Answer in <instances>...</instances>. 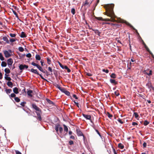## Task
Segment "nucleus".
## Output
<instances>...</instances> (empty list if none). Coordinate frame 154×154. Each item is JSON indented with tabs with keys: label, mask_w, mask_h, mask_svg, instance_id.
Returning <instances> with one entry per match:
<instances>
[{
	"label": "nucleus",
	"mask_w": 154,
	"mask_h": 154,
	"mask_svg": "<svg viewBox=\"0 0 154 154\" xmlns=\"http://www.w3.org/2000/svg\"><path fill=\"white\" fill-rule=\"evenodd\" d=\"M114 7L113 4H108L106 5V10L108 12L107 13L106 15L111 17L110 19H115L116 17L114 15L113 9ZM97 19H109V18L103 19L102 17L96 18Z\"/></svg>",
	"instance_id": "obj_1"
},
{
	"label": "nucleus",
	"mask_w": 154,
	"mask_h": 154,
	"mask_svg": "<svg viewBox=\"0 0 154 154\" xmlns=\"http://www.w3.org/2000/svg\"><path fill=\"white\" fill-rule=\"evenodd\" d=\"M105 20V23L106 24H110L112 26H120V23L122 22H124L125 20H112L113 21H109L110 20Z\"/></svg>",
	"instance_id": "obj_2"
},
{
	"label": "nucleus",
	"mask_w": 154,
	"mask_h": 154,
	"mask_svg": "<svg viewBox=\"0 0 154 154\" xmlns=\"http://www.w3.org/2000/svg\"><path fill=\"white\" fill-rule=\"evenodd\" d=\"M32 107L36 111L35 112L37 116V119H38L40 121H41L42 120L41 116V114L42 113L41 110L35 103H32Z\"/></svg>",
	"instance_id": "obj_3"
},
{
	"label": "nucleus",
	"mask_w": 154,
	"mask_h": 154,
	"mask_svg": "<svg viewBox=\"0 0 154 154\" xmlns=\"http://www.w3.org/2000/svg\"><path fill=\"white\" fill-rule=\"evenodd\" d=\"M31 71L33 73L38 75L42 79H43L46 81H48L46 79H45L41 74L38 73L37 69H32L31 70Z\"/></svg>",
	"instance_id": "obj_4"
},
{
	"label": "nucleus",
	"mask_w": 154,
	"mask_h": 154,
	"mask_svg": "<svg viewBox=\"0 0 154 154\" xmlns=\"http://www.w3.org/2000/svg\"><path fill=\"white\" fill-rule=\"evenodd\" d=\"M19 69L21 70H23L25 69H27L28 68V66L26 65L20 64L19 66Z\"/></svg>",
	"instance_id": "obj_5"
},
{
	"label": "nucleus",
	"mask_w": 154,
	"mask_h": 154,
	"mask_svg": "<svg viewBox=\"0 0 154 154\" xmlns=\"http://www.w3.org/2000/svg\"><path fill=\"white\" fill-rule=\"evenodd\" d=\"M3 53L5 55V57L6 58H8L11 56V54L8 52V51L6 50H5L3 51Z\"/></svg>",
	"instance_id": "obj_6"
},
{
	"label": "nucleus",
	"mask_w": 154,
	"mask_h": 154,
	"mask_svg": "<svg viewBox=\"0 0 154 154\" xmlns=\"http://www.w3.org/2000/svg\"><path fill=\"white\" fill-rule=\"evenodd\" d=\"M76 131L77 134L79 136H83L84 138H85V136L82 133L79 129H76Z\"/></svg>",
	"instance_id": "obj_7"
},
{
	"label": "nucleus",
	"mask_w": 154,
	"mask_h": 154,
	"mask_svg": "<svg viewBox=\"0 0 154 154\" xmlns=\"http://www.w3.org/2000/svg\"><path fill=\"white\" fill-rule=\"evenodd\" d=\"M83 116L87 119L90 120L91 122V118L90 115L82 114Z\"/></svg>",
	"instance_id": "obj_8"
},
{
	"label": "nucleus",
	"mask_w": 154,
	"mask_h": 154,
	"mask_svg": "<svg viewBox=\"0 0 154 154\" xmlns=\"http://www.w3.org/2000/svg\"><path fill=\"white\" fill-rule=\"evenodd\" d=\"M124 22L126 23V24L128 26H129L130 27H131L134 30H135V32H136V33L138 34V35H139V33H138V32H137V30L133 26H132L131 24H130L129 23L126 22V21H125V22Z\"/></svg>",
	"instance_id": "obj_9"
},
{
	"label": "nucleus",
	"mask_w": 154,
	"mask_h": 154,
	"mask_svg": "<svg viewBox=\"0 0 154 154\" xmlns=\"http://www.w3.org/2000/svg\"><path fill=\"white\" fill-rule=\"evenodd\" d=\"M61 91L64 93L67 96H69L70 94V92L66 90L64 88H63Z\"/></svg>",
	"instance_id": "obj_10"
},
{
	"label": "nucleus",
	"mask_w": 154,
	"mask_h": 154,
	"mask_svg": "<svg viewBox=\"0 0 154 154\" xmlns=\"http://www.w3.org/2000/svg\"><path fill=\"white\" fill-rule=\"evenodd\" d=\"M145 48L146 50V51L149 53L151 55L152 57L154 59V55H153L151 51L150 50L148 47L146 46V47H145Z\"/></svg>",
	"instance_id": "obj_11"
},
{
	"label": "nucleus",
	"mask_w": 154,
	"mask_h": 154,
	"mask_svg": "<svg viewBox=\"0 0 154 154\" xmlns=\"http://www.w3.org/2000/svg\"><path fill=\"white\" fill-rule=\"evenodd\" d=\"M145 73L146 74L149 76L152 75V71L151 70H147L145 71Z\"/></svg>",
	"instance_id": "obj_12"
},
{
	"label": "nucleus",
	"mask_w": 154,
	"mask_h": 154,
	"mask_svg": "<svg viewBox=\"0 0 154 154\" xmlns=\"http://www.w3.org/2000/svg\"><path fill=\"white\" fill-rule=\"evenodd\" d=\"M13 62V60L11 58H10L7 60L8 64V65H11Z\"/></svg>",
	"instance_id": "obj_13"
},
{
	"label": "nucleus",
	"mask_w": 154,
	"mask_h": 154,
	"mask_svg": "<svg viewBox=\"0 0 154 154\" xmlns=\"http://www.w3.org/2000/svg\"><path fill=\"white\" fill-rule=\"evenodd\" d=\"M33 92L32 90H28L27 92V94L28 96H29L30 97H32V93Z\"/></svg>",
	"instance_id": "obj_14"
},
{
	"label": "nucleus",
	"mask_w": 154,
	"mask_h": 154,
	"mask_svg": "<svg viewBox=\"0 0 154 154\" xmlns=\"http://www.w3.org/2000/svg\"><path fill=\"white\" fill-rule=\"evenodd\" d=\"M54 85L55 86L56 88H57L59 89L61 91L62 90V89H63V88H62L60 87L59 85L57 84V83H55L54 84Z\"/></svg>",
	"instance_id": "obj_15"
},
{
	"label": "nucleus",
	"mask_w": 154,
	"mask_h": 154,
	"mask_svg": "<svg viewBox=\"0 0 154 154\" xmlns=\"http://www.w3.org/2000/svg\"><path fill=\"white\" fill-rule=\"evenodd\" d=\"M5 79L6 80H8L9 81H10L11 79L10 77L8 76V75H7L6 74H5Z\"/></svg>",
	"instance_id": "obj_16"
},
{
	"label": "nucleus",
	"mask_w": 154,
	"mask_h": 154,
	"mask_svg": "<svg viewBox=\"0 0 154 154\" xmlns=\"http://www.w3.org/2000/svg\"><path fill=\"white\" fill-rule=\"evenodd\" d=\"M14 92L15 94H18L19 93L18 88L17 87H15L13 89Z\"/></svg>",
	"instance_id": "obj_17"
},
{
	"label": "nucleus",
	"mask_w": 154,
	"mask_h": 154,
	"mask_svg": "<svg viewBox=\"0 0 154 154\" xmlns=\"http://www.w3.org/2000/svg\"><path fill=\"white\" fill-rule=\"evenodd\" d=\"M20 36L21 38H23L26 37L27 35L24 32H22L21 33Z\"/></svg>",
	"instance_id": "obj_18"
},
{
	"label": "nucleus",
	"mask_w": 154,
	"mask_h": 154,
	"mask_svg": "<svg viewBox=\"0 0 154 154\" xmlns=\"http://www.w3.org/2000/svg\"><path fill=\"white\" fill-rule=\"evenodd\" d=\"M92 2L91 1V2L90 3H89V2H88V0H86L85 1V3L83 5L86 6V5H89V6H90V5H91V4Z\"/></svg>",
	"instance_id": "obj_19"
},
{
	"label": "nucleus",
	"mask_w": 154,
	"mask_h": 154,
	"mask_svg": "<svg viewBox=\"0 0 154 154\" xmlns=\"http://www.w3.org/2000/svg\"><path fill=\"white\" fill-rule=\"evenodd\" d=\"M7 85L10 87L12 88L13 87V84L11 81H8L7 83Z\"/></svg>",
	"instance_id": "obj_20"
},
{
	"label": "nucleus",
	"mask_w": 154,
	"mask_h": 154,
	"mask_svg": "<svg viewBox=\"0 0 154 154\" xmlns=\"http://www.w3.org/2000/svg\"><path fill=\"white\" fill-rule=\"evenodd\" d=\"M3 40L4 41H5L7 43H9V42L8 38L6 36H4L3 38Z\"/></svg>",
	"instance_id": "obj_21"
},
{
	"label": "nucleus",
	"mask_w": 154,
	"mask_h": 154,
	"mask_svg": "<svg viewBox=\"0 0 154 154\" xmlns=\"http://www.w3.org/2000/svg\"><path fill=\"white\" fill-rule=\"evenodd\" d=\"M110 82L112 84H114L115 85H117V82L115 81L114 79H110Z\"/></svg>",
	"instance_id": "obj_22"
},
{
	"label": "nucleus",
	"mask_w": 154,
	"mask_h": 154,
	"mask_svg": "<svg viewBox=\"0 0 154 154\" xmlns=\"http://www.w3.org/2000/svg\"><path fill=\"white\" fill-rule=\"evenodd\" d=\"M92 30L94 32L97 34L99 36L100 35V32L97 29H92Z\"/></svg>",
	"instance_id": "obj_23"
},
{
	"label": "nucleus",
	"mask_w": 154,
	"mask_h": 154,
	"mask_svg": "<svg viewBox=\"0 0 154 154\" xmlns=\"http://www.w3.org/2000/svg\"><path fill=\"white\" fill-rule=\"evenodd\" d=\"M146 85L149 88H151L152 87L151 83L149 82H148L146 84Z\"/></svg>",
	"instance_id": "obj_24"
},
{
	"label": "nucleus",
	"mask_w": 154,
	"mask_h": 154,
	"mask_svg": "<svg viewBox=\"0 0 154 154\" xmlns=\"http://www.w3.org/2000/svg\"><path fill=\"white\" fill-rule=\"evenodd\" d=\"M46 100L47 102L50 104H52L54 105V103L51 101L50 100L48 99H47Z\"/></svg>",
	"instance_id": "obj_25"
},
{
	"label": "nucleus",
	"mask_w": 154,
	"mask_h": 154,
	"mask_svg": "<svg viewBox=\"0 0 154 154\" xmlns=\"http://www.w3.org/2000/svg\"><path fill=\"white\" fill-rule=\"evenodd\" d=\"M5 72L6 73V74H9L10 72V69L8 68H5Z\"/></svg>",
	"instance_id": "obj_26"
},
{
	"label": "nucleus",
	"mask_w": 154,
	"mask_h": 154,
	"mask_svg": "<svg viewBox=\"0 0 154 154\" xmlns=\"http://www.w3.org/2000/svg\"><path fill=\"white\" fill-rule=\"evenodd\" d=\"M35 59L37 60H41V57L40 55L38 54H36L35 56Z\"/></svg>",
	"instance_id": "obj_27"
},
{
	"label": "nucleus",
	"mask_w": 154,
	"mask_h": 154,
	"mask_svg": "<svg viewBox=\"0 0 154 154\" xmlns=\"http://www.w3.org/2000/svg\"><path fill=\"white\" fill-rule=\"evenodd\" d=\"M118 147L121 149H122L124 148V146L121 143H119L118 144Z\"/></svg>",
	"instance_id": "obj_28"
},
{
	"label": "nucleus",
	"mask_w": 154,
	"mask_h": 154,
	"mask_svg": "<svg viewBox=\"0 0 154 154\" xmlns=\"http://www.w3.org/2000/svg\"><path fill=\"white\" fill-rule=\"evenodd\" d=\"M7 66V63L4 61H2L1 63V66L2 67H5Z\"/></svg>",
	"instance_id": "obj_29"
},
{
	"label": "nucleus",
	"mask_w": 154,
	"mask_h": 154,
	"mask_svg": "<svg viewBox=\"0 0 154 154\" xmlns=\"http://www.w3.org/2000/svg\"><path fill=\"white\" fill-rule=\"evenodd\" d=\"M7 94L10 93L12 91V90L11 89H6L5 90Z\"/></svg>",
	"instance_id": "obj_30"
},
{
	"label": "nucleus",
	"mask_w": 154,
	"mask_h": 154,
	"mask_svg": "<svg viewBox=\"0 0 154 154\" xmlns=\"http://www.w3.org/2000/svg\"><path fill=\"white\" fill-rule=\"evenodd\" d=\"M63 126L64 127V131L67 132L68 131V128L65 125H63Z\"/></svg>",
	"instance_id": "obj_31"
},
{
	"label": "nucleus",
	"mask_w": 154,
	"mask_h": 154,
	"mask_svg": "<svg viewBox=\"0 0 154 154\" xmlns=\"http://www.w3.org/2000/svg\"><path fill=\"white\" fill-rule=\"evenodd\" d=\"M59 126L60 125H56L55 126V130H56L57 132L58 131Z\"/></svg>",
	"instance_id": "obj_32"
},
{
	"label": "nucleus",
	"mask_w": 154,
	"mask_h": 154,
	"mask_svg": "<svg viewBox=\"0 0 154 154\" xmlns=\"http://www.w3.org/2000/svg\"><path fill=\"white\" fill-rule=\"evenodd\" d=\"M47 60V63L48 64H50L51 62V61L49 57L46 58Z\"/></svg>",
	"instance_id": "obj_33"
},
{
	"label": "nucleus",
	"mask_w": 154,
	"mask_h": 154,
	"mask_svg": "<svg viewBox=\"0 0 154 154\" xmlns=\"http://www.w3.org/2000/svg\"><path fill=\"white\" fill-rule=\"evenodd\" d=\"M64 69L67 70V71L68 72H71V70L69 69L68 67L66 66H65V67H64Z\"/></svg>",
	"instance_id": "obj_34"
},
{
	"label": "nucleus",
	"mask_w": 154,
	"mask_h": 154,
	"mask_svg": "<svg viewBox=\"0 0 154 154\" xmlns=\"http://www.w3.org/2000/svg\"><path fill=\"white\" fill-rule=\"evenodd\" d=\"M149 124V122L147 121V120H145L144 121L143 125L145 126H146L147 125H148Z\"/></svg>",
	"instance_id": "obj_35"
},
{
	"label": "nucleus",
	"mask_w": 154,
	"mask_h": 154,
	"mask_svg": "<svg viewBox=\"0 0 154 154\" xmlns=\"http://www.w3.org/2000/svg\"><path fill=\"white\" fill-rule=\"evenodd\" d=\"M71 12L74 15L75 14V9L74 8H72L71 10Z\"/></svg>",
	"instance_id": "obj_36"
},
{
	"label": "nucleus",
	"mask_w": 154,
	"mask_h": 154,
	"mask_svg": "<svg viewBox=\"0 0 154 154\" xmlns=\"http://www.w3.org/2000/svg\"><path fill=\"white\" fill-rule=\"evenodd\" d=\"M114 93L115 95L117 96H118L119 95V91L118 90H117L116 91H115L114 92Z\"/></svg>",
	"instance_id": "obj_37"
},
{
	"label": "nucleus",
	"mask_w": 154,
	"mask_h": 154,
	"mask_svg": "<svg viewBox=\"0 0 154 154\" xmlns=\"http://www.w3.org/2000/svg\"><path fill=\"white\" fill-rule=\"evenodd\" d=\"M110 77L112 78H115L116 77V75L115 73H112L110 75Z\"/></svg>",
	"instance_id": "obj_38"
},
{
	"label": "nucleus",
	"mask_w": 154,
	"mask_h": 154,
	"mask_svg": "<svg viewBox=\"0 0 154 154\" xmlns=\"http://www.w3.org/2000/svg\"><path fill=\"white\" fill-rule=\"evenodd\" d=\"M0 59L1 60H4V58L2 56V54L0 53Z\"/></svg>",
	"instance_id": "obj_39"
},
{
	"label": "nucleus",
	"mask_w": 154,
	"mask_h": 154,
	"mask_svg": "<svg viewBox=\"0 0 154 154\" xmlns=\"http://www.w3.org/2000/svg\"><path fill=\"white\" fill-rule=\"evenodd\" d=\"M37 67L39 69V70H40L41 71H42L43 69L42 67H41L39 65H38V66Z\"/></svg>",
	"instance_id": "obj_40"
},
{
	"label": "nucleus",
	"mask_w": 154,
	"mask_h": 154,
	"mask_svg": "<svg viewBox=\"0 0 154 154\" xmlns=\"http://www.w3.org/2000/svg\"><path fill=\"white\" fill-rule=\"evenodd\" d=\"M107 115L108 116V117L111 118L112 117V115L110 114L109 112H107Z\"/></svg>",
	"instance_id": "obj_41"
},
{
	"label": "nucleus",
	"mask_w": 154,
	"mask_h": 154,
	"mask_svg": "<svg viewBox=\"0 0 154 154\" xmlns=\"http://www.w3.org/2000/svg\"><path fill=\"white\" fill-rule=\"evenodd\" d=\"M18 50L20 52H23L24 51L23 48L21 47H20L18 48Z\"/></svg>",
	"instance_id": "obj_42"
},
{
	"label": "nucleus",
	"mask_w": 154,
	"mask_h": 154,
	"mask_svg": "<svg viewBox=\"0 0 154 154\" xmlns=\"http://www.w3.org/2000/svg\"><path fill=\"white\" fill-rule=\"evenodd\" d=\"M15 100L17 102H19L20 101V99L18 97H15L14 98Z\"/></svg>",
	"instance_id": "obj_43"
},
{
	"label": "nucleus",
	"mask_w": 154,
	"mask_h": 154,
	"mask_svg": "<svg viewBox=\"0 0 154 154\" xmlns=\"http://www.w3.org/2000/svg\"><path fill=\"white\" fill-rule=\"evenodd\" d=\"M48 70L50 72H51V75H52V72H53V70L52 69V68L50 67H48Z\"/></svg>",
	"instance_id": "obj_44"
},
{
	"label": "nucleus",
	"mask_w": 154,
	"mask_h": 154,
	"mask_svg": "<svg viewBox=\"0 0 154 154\" xmlns=\"http://www.w3.org/2000/svg\"><path fill=\"white\" fill-rule=\"evenodd\" d=\"M11 9L13 11V13H14V14L16 16V17H17V18H18V16L17 15V12L15 11H14L12 9Z\"/></svg>",
	"instance_id": "obj_45"
},
{
	"label": "nucleus",
	"mask_w": 154,
	"mask_h": 154,
	"mask_svg": "<svg viewBox=\"0 0 154 154\" xmlns=\"http://www.w3.org/2000/svg\"><path fill=\"white\" fill-rule=\"evenodd\" d=\"M26 104V102L25 101H23L21 103H20V105H21L22 106L24 107L25 106V105Z\"/></svg>",
	"instance_id": "obj_46"
},
{
	"label": "nucleus",
	"mask_w": 154,
	"mask_h": 154,
	"mask_svg": "<svg viewBox=\"0 0 154 154\" xmlns=\"http://www.w3.org/2000/svg\"><path fill=\"white\" fill-rule=\"evenodd\" d=\"M134 116L136 118H137L139 116L137 112H134Z\"/></svg>",
	"instance_id": "obj_47"
},
{
	"label": "nucleus",
	"mask_w": 154,
	"mask_h": 154,
	"mask_svg": "<svg viewBox=\"0 0 154 154\" xmlns=\"http://www.w3.org/2000/svg\"><path fill=\"white\" fill-rule=\"evenodd\" d=\"M9 35L11 37H14L16 36V35L15 34L10 33Z\"/></svg>",
	"instance_id": "obj_48"
},
{
	"label": "nucleus",
	"mask_w": 154,
	"mask_h": 154,
	"mask_svg": "<svg viewBox=\"0 0 154 154\" xmlns=\"http://www.w3.org/2000/svg\"><path fill=\"white\" fill-rule=\"evenodd\" d=\"M117 121L120 122L121 124H122L124 123V122H122L121 119L120 118H118L117 119Z\"/></svg>",
	"instance_id": "obj_49"
},
{
	"label": "nucleus",
	"mask_w": 154,
	"mask_h": 154,
	"mask_svg": "<svg viewBox=\"0 0 154 154\" xmlns=\"http://www.w3.org/2000/svg\"><path fill=\"white\" fill-rule=\"evenodd\" d=\"M31 64L33 66H35L36 67H37L38 66V64L35 63H34V62H32V63H31Z\"/></svg>",
	"instance_id": "obj_50"
},
{
	"label": "nucleus",
	"mask_w": 154,
	"mask_h": 154,
	"mask_svg": "<svg viewBox=\"0 0 154 154\" xmlns=\"http://www.w3.org/2000/svg\"><path fill=\"white\" fill-rule=\"evenodd\" d=\"M16 95L14 93L11 94L10 95V96L12 97H15Z\"/></svg>",
	"instance_id": "obj_51"
},
{
	"label": "nucleus",
	"mask_w": 154,
	"mask_h": 154,
	"mask_svg": "<svg viewBox=\"0 0 154 154\" xmlns=\"http://www.w3.org/2000/svg\"><path fill=\"white\" fill-rule=\"evenodd\" d=\"M9 41L11 42H13L16 41V40L14 38H11L10 39Z\"/></svg>",
	"instance_id": "obj_52"
},
{
	"label": "nucleus",
	"mask_w": 154,
	"mask_h": 154,
	"mask_svg": "<svg viewBox=\"0 0 154 154\" xmlns=\"http://www.w3.org/2000/svg\"><path fill=\"white\" fill-rule=\"evenodd\" d=\"M102 71L103 72H106V73H108L109 72V71L108 69H103L102 70Z\"/></svg>",
	"instance_id": "obj_53"
},
{
	"label": "nucleus",
	"mask_w": 154,
	"mask_h": 154,
	"mask_svg": "<svg viewBox=\"0 0 154 154\" xmlns=\"http://www.w3.org/2000/svg\"><path fill=\"white\" fill-rule=\"evenodd\" d=\"M59 131L60 133H62L63 131V128L61 127H59Z\"/></svg>",
	"instance_id": "obj_54"
},
{
	"label": "nucleus",
	"mask_w": 154,
	"mask_h": 154,
	"mask_svg": "<svg viewBox=\"0 0 154 154\" xmlns=\"http://www.w3.org/2000/svg\"><path fill=\"white\" fill-rule=\"evenodd\" d=\"M26 56L29 58H30L31 57V54L29 53L26 55Z\"/></svg>",
	"instance_id": "obj_55"
},
{
	"label": "nucleus",
	"mask_w": 154,
	"mask_h": 154,
	"mask_svg": "<svg viewBox=\"0 0 154 154\" xmlns=\"http://www.w3.org/2000/svg\"><path fill=\"white\" fill-rule=\"evenodd\" d=\"M73 141L70 140L69 141V144L70 145H72L73 144Z\"/></svg>",
	"instance_id": "obj_56"
},
{
	"label": "nucleus",
	"mask_w": 154,
	"mask_h": 154,
	"mask_svg": "<svg viewBox=\"0 0 154 154\" xmlns=\"http://www.w3.org/2000/svg\"><path fill=\"white\" fill-rule=\"evenodd\" d=\"M41 63V65L42 66H44L43 63H44V60H41L40 61Z\"/></svg>",
	"instance_id": "obj_57"
},
{
	"label": "nucleus",
	"mask_w": 154,
	"mask_h": 154,
	"mask_svg": "<svg viewBox=\"0 0 154 154\" xmlns=\"http://www.w3.org/2000/svg\"><path fill=\"white\" fill-rule=\"evenodd\" d=\"M42 72H43L44 73H46V75L47 76H48V72L47 71H45L43 70L42 71Z\"/></svg>",
	"instance_id": "obj_58"
},
{
	"label": "nucleus",
	"mask_w": 154,
	"mask_h": 154,
	"mask_svg": "<svg viewBox=\"0 0 154 154\" xmlns=\"http://www.w3.org/2000/svg\"><path fill=\"white\" fill-rule=\"evenodd\" d=\"M74 102L75 103V104L76 105V106L78 107H79V103L78 102H76L75 101H74Z\"/></svg>",
	"instance_id": "obj_59"
},
{
	"label": "nucleus",
	"mask_w": 154,
	"mask_h": 154,
	"mask_svg": "<svg viewBox=\"0 0 154 154\" xmlns=\"http://www.w3.org/2000/svg\"><path fill=\"white\" fill-rule=\"evenodd\" d=\"M143 148L146 147V142H144L143 144Z\"/></svg>",
	"instance_id": "obj_60"
},
{
	"label": "nucleus",
	"mask_w": 154,
	"mask_h": 154,
	"mask_svg": "<svg viewBox=\"0 0 154 154\" xmlns=\"http://www.w3.org/2000/svg\"><path fill=\"white\" fill-rule=\"evenodd\" d=\"M86 75L89 76H91L92 75L89 73H86Z\"/></svg>",
	"instance_id": "obj_61"
},
{
	"label": "nucleus",
	"mask_w": 154,
	"mask_h": 154,
	"mask_svg": "<svg viewBox=\"0 0 154 154\" xmlns=\"http://www.w3.org/2000/svg\"><path fill=\"white\" fill-rule=\"evenodd\" d=\"M15 152L16 154H21V153L18 150H16Z\"/></svg>",
	"instance_id": "obj_62"
},
{
	"label": "nucleus",
	"mask_w": 154,
	"mask_h": 154,
	"mask_svg": "<svg viewBox=\"0 0 154 154\" xmlns=\"http://www.w3.org/2000/svg\"><path fill=\"white\" fill-rule=\"evenodd\" d=\"M73 97L74 98H75L76 99H78V97H77L76 95L75 94H73Z\"/></svg>",
	"instance_id": "obj_63"
},
{
	"label": "nucleus",
	"mask_w": 154,
	"mask_h": 154,
	"mask_svg": "<svg viewBox=\"0 0 154 154\" xmlns=\"http://www.w3.org/2000/svg\"><path fill=\"white\" fill-rule=\"evenodd\" d=\"M132 125H138L137 123L135 122H133L132 123Z\"/></svg>",
	"instance_id": "obj_64"
}]
</instances>
